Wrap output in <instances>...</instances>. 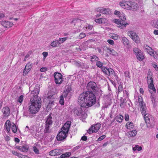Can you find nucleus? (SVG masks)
Returning <instances> with one entry per match:
<instances>
[{"label":"nucleus","instance_id":"14","mask_svg":"<svg viewBox=\"0 0 158 158\" xmlns=\"http://www.w3.org/2000/svg\"><path fill=\"white\" fill-rule=\"evenodd\" d=\"M97 86L96 83L92 81L89 82L87 84V88L88 90L93 92L96 90V89H97Z\"/></svg>","mask_w":158,"mask_h":158},{"label":"nucleus","instance_id":"24","mask_svg":"<svg viewBox=\"0 0 158 158\" xmlns=\"http://www.w3.org/2000/svg\"><path fill=\"white\" fill-rule=\"evenodd\" d=\"M155 95V94H151L150 96L151 101L152 102L154 107H155L156 105Z\"/></svg>","mask_w":158,"mask_h":158},{"label":"nucleus","instance_id":"55","mask_svg":"<svg viewBox=\"0 0 158 158\" xmlns=\"http://www.w3.org/2000/svg\"><path fill=\"white\" fill-rule=\"evenodd\" d=\"M25 131H28L29 132H30V133H31V130H30L29 128V127L28 126H26V128L25 129Z\"/></svg>","mask_w":158,"mask_h":158},{"label":"nucleus","instance_id":"63","mask_svg":"<svg viewBox=\"0 0 158 158\" xmlns=\"http://www.w3.org/2000/svg\"><path fill=\"white\" fill-rule=\"evenodd\" d=\"M153 33L155 35H158V30H155L153 31Z\"/></svg>","mask_w":158,"mask_h":158},{"label":"nucleus","instance_id":"41","mask_svg":"<svg viewBox=\"0 0 158 158\" xmlns=\"http://www.w3.org/2000/svg\"><path fill=\"white\" fill-rule=\"evenodd\" d=\"M70 152H66L65 153L63 154L62 155H61L60 157L61 158H64L66 157H69V156H70Z\"/></svg>","mask_w":158,"mask_h":158},{"label":"nucleus","instance_id":"43","mask_svg":"<svg viewBox=\"0 0 158 158\" xmlns=\"http://www.w3.org/2000/svg\"><path fill=\"white\" fill-rule=\"evenodd\" d=\"M21 151L23 152H26L28 149V147L27 145L23 146L22 147Z\"/></svg>","mask_w":158,"mask_h":158},{"label":"nucleus","instance_id":"20","mask_svg":"<svg viewBox=\"0 0 158 158\" xmlns=\"http://www.w3.org/2000/svg\"><path fill=\"white\" fill-rule=\"evenodd\" d=\"M61 154V151L60 150L55 149L50 151L49 154L52 156L59 155Z\"/></svg>","mask_w":158,"mask_h":158},{"label":"nucleus","instance_id":"4","mask_svg":"<svg viewBox=\"0 0 158 158\" xmlns=\"http://www.w3.org/2000/svg\"><path fill=\"white\" fill-rule=\"evenodd\" d=\"M71 124V122L68 121L64 124L61 128V131L57 135V138L58 140H62L66 137Z\"/></svg>","mask_w":158,"mask_h":158},{"label":"nucleus","instance_id":"49","mask_svg":"<svg viewBox=\"0 0 158 158\" xmlns=\"http://www.w3.org/2000/svg\"><path fill=\"white\" fill-rule=\"evenodd\" d=\"M113 73H110V75L112 74V75H113L114 76V77L117 80V79H118V77L116 73H115L114 71L113 70Z\"/></svg>","mask_w":158,"mask_h":158},{"label":"nucleus","instance_id":"46","mask_svg":"<svg viewBox=\"0 0 158 158\" xmlns=\"http://www.w3.org/2000/svg\"><path fill=\"white\" fill-rule=\"evenodd\" d=\"M97 62L96 63V65L98 67H101L103 65V64L102 63L99 61H97Z\"/></svg>","mask_w":158,"mask_h":158},{"label":"nucleus","instance_id":"36","mask_svg":"<svg viewBox=\"0 0 158 158\" xmlns=\"http://www.w3.org/2000/svg\"><path fill=\"white\" fill-rule=\"evenodd\" d=\"M142 149V147L139 146L138 145H136L133 148V150L134 151H140Z\"/></svg>","mask_w":158,"mask_h":158},{"label":"nucleus","instance_id":"25","mask_svg":"<svg viewBox=\"0 0 158 158\" xmlns=\"http://www.w3.org/2000/svg\"><path fill=\"white\" fill-rule=\"evenodd\" d=\"M137 133V131L136 130H133L132 131H129L127 132V135L128 136L133 137L135 136Z\"/></svg>","mask_w":158,"mask_h":158},{"label":"nucleus","instance_id":"51","mask_svg":"<svg viewBox=\"0 0 158 158\" xmlns=\"http://www.w3.org/2000/svg\"><path fill=\"white\" fill-rule=\"evenodd\" d=\"M106 137V136L104 135H102L100 137H99L98 139L97 140L98 141H100Z\"/></svg>","mask_w":158,"mask_h":158},{"label":"nucleus","instance_id":"45","mask_svg":"<svg viewBox=\"0 0 158 158\" xmlns=\"http://www.w3.org/2000/svg\"><path fill=\"white\" fill-rule=\"evenodd\" d=\"M101 23L107 24L108 23V20L105 18H101Z\"/></svg>","mask_w":158,"mask_h":158},{"label":"nucleus","instance_id":"23","mask_svg":"<svg viewBox=\"0 0 158 158\" xmlns=\"http://www.w3.org/2000/svg\"><path fill=\"white\" fill-rule=\"evenodd\" d=\"M51 115L49 114L46 118V125L51 126L52 125V120Z\"/></svg>","mask_w":158,"mask_h":158},{"label":"nucleus","instance_id":"2","mask_svg":"<svg viewBox=\"0 0 158 158\" xmlns=\"http://www.w3.org/2000/svg\"><path fill=\"white\" fill-rule=\"evenodd\" d=\"M77 101L81 107L88 108L95 104L96 97L91 92H83L79 95Z\"/></svg>","mask_w":158,"mask_h":158},{"label":"nucleus","instance_id":"44","mask_svg":"<svg viewBox=\"0 0 158 158\" xmlns=\"http://www.w3.org/2000/svg\"><path fill=\"white\" fill-rule=\"evenodd\" d=\"M11 152L13 155L19 157H22L21 156V154L18 153L17 152L15 151H12Z\"/></svg>","mask_w":158,"mask_h":158},{"label":"nucleus","instance_id":"30","mask_svg":"<svg viewBox=\"0 0 158 158\" xmlns=\"http://www.w3.org/2000/svg\"><path fill=\"white\" fill-rule=\"evenodd\" d=\"M68 38V37H65L64 38H60L59 39L58 41V46L60 44L63 43Z\"/></svg>","mask_w":158,"mask_h":158},{"label":"nucleus","instance_id":"40","mask_svg":"<svg viewBox=\"0 0 158 158\" xmlns=\"http://www.w3.org/2000/svg\"><path fill=\"white\" fill-rule=\"evenodd\" d=\"M51 126L46 125L45 128L44 130L45 133H48L50 132V130L49 129Z\"/></svg>","mask_w":158,"mask_h":158},{"label":"nucleus","instance_id":"21","mask_svg":"<svg viewBox=\"0 0 158 158\" xmlns=\"http://www.w3.org/2000/svg\"><path fill=\"white\" fill-rule=\"evenodd\" d=\"M130 4V6H131V9L130 10L136 11L138 10L139 6L138 4L136 3L131 1Z\"/></svg>","mask_w":158,"mask_h":158},{"label":"nucleus","instance_id":"38","mask_svg":"<svg viewBox=\"0 0 158 158\" xmlns=\"http://www.w3.org/2000/svg\"><path fill=\"white\" fill-rule=\"evenodd\" d=\"M51 45L53 47H56L59 46L58 41H54L52 42L51 44Z\"/></svg>","mask_w":158,"mask_h":158},{"label":"nucleus","instance_id":"47","mask_svg":"<svg viewBox=\"0 0 158 158\" xmlns=\"http://www.w3.org/2000/svg\"><path fill=\"white\" fill-rule=\"evenodd\" d=\"M80 147L79 146H77L73 148L71 150V151L73 152H75L77 150H78L80 148Z\"/></svg>","mask_w":158,"mask_h":158},{"label":"nucleus","instance_id":"50","mask_svg":"<svg viewBox=\"0 0 158 158\" xmlns=\"http://www.w3.org/2000/svg\"><path fill=\"white\" fill-rule=\"evenodd\" d=\"M107 41L110 45H113L114 44V41L111 40H108Z\"/></svg>","mask_w":158,"mask_h":158},{"label":"nucleus","instance_id":"56","mask_svg":"<svg viewBox=\"0 0 158 158\" xmlns=\"http://www.w3.org/2000/svg\"><path fill=\"white\" fill-rule=\"evenodd\" d=\"M152 66L156 70H158V67L157 65L156 64H153Z\"/></svg>","mask_w":158,"mask_h":158},{"label":"nucleus","instance_id":"17","mask_svg":"<svg viewBox=\"0 0 158 158\" xmlns=\"http://www.w3.org/2000/svg\"><path fill=\"white\" fill-rule=\"evenodd\" d=\"M1 24L3 27L6 28H9L13 25V23L7 21H2Z\"/></svg>","mask_w":158,"mask_h":158},{"label":"nucleus","instance_id":"60","mask_svg":"<svg viewBox=\"0 0 158 158\" xmlns=\"http://www.w3.org/2000/svg\"><path fill=\"white\" fill-rule=\"evenodd\" d=\"M139 92L140 94H144V90L143 88H141L139 89Z\"/></svg>","mask_w":158,"mask_h":158},{"label":"nucleus","instance_id":"37","mask_svg":"<svg viewBox=\"0 0 158 158\" xmlns=\"http://www.w3.org/2000/svg\"><path fill=\"white\" fill-rule=\"evenodd\" d=\"M111 38L114 40H117L118 39L119 36L118 35L115 34H111Z\"/></svg>","mask_w":158,"mask_h":158},{"label":"nucleus","instance_id":"57","mask_svg":"<svg viewBox=\"0 0 158 158\" xmlns=\"http://www.w3.org/2000/svg\"><path fill=\"white\" fill-rule=\"evenodd\" d=\"M125 119L126 121H127L129 119V116L128 114H126L125 116Z\"/></svg>","mask_w":158,"mask_h":158},{"label":"nucleus","instance_id":"34","mask_svg":"<svg viewBox=\"0 0 158 158\" xmlns=\"http://www.w3.org/2000/svg\"><path fill=\"white\" fill-rule=\"evenodd\" d=\"M11 130L14 133H16L17 131V127L14 123H13L11 124Z\"/></svg>","mask_w":158,"mask_h":158},{"label":"nucleus","instance_id":"26","mask_svg":"<svg viewBox=\"0 0 158 158\" xmlns=\"http://www.w3.org/2000/svg\"><path fill=\"white\" fill-rule=\"evenodd\" d=\"M122 41L124 45H128L129 44L128 40L124 36H121Z\"/></svg>","mask_w":158,"mask_h":158},{"label":"nucleus","instance_id":"15","mask_svg":"<svg viewBox=\"0 0 158 158\" xmlns=\"http://www.w3.org/2000/svg\"><path fill=\"white\" fill-rule=\"evenodd\" d=\"M33 66V64L31 62H28L26 65L23 73L25 75H27L31 70Z\"/></svg>","mask_w":158,"mask_h":158},{"label":"nucleus","instance_id":"29","mask_svg":"<svg viewBox=\"0 0 158 158\" xmlns=\"http://www.w3.org/2000/svg\"><path fill=\"white\" fill-rule=\"evenodd\" d=\"M106 49L107 52L113 55H116L117 54V52H115L114 50L110 48L106 47Z\"/></svg>","mask_w":158,"mask_h":158},{"label":"nucleus","instance_id":"52","mask_svg":"<svg viewBox=\"0 0 158 158\" xmlns=\"http://www.w3.org/2000/svg\"><path fill=\"white\" fill-rule=\"evenodd\" d=\"M47 68L46 67H42L40 69V71L41 72H44L46 71Z\"/></svg>","mask_w":158,"mask_h":158},{"label":"nucleus","instance_id":"64","mask_svg":"<svg viewBox=\"0 0 158 158\" xmlns=\"http://www.w3.org/2000/svg\"><path fill=\"white\" fill-rule=\"evenodd\" d=\"M155 26L156 28L158 29V20L156 22L155 25Z\"/></svg>","mask_w":158,"mask_h":158},{"label":"nucleus","instance_id":"9","mask_svg":"<svg viewBox=\"0 0 158 158\" xmlns=\"http://www.w3.org/2000/svg\"><path fill=\"white\" fill-rule=\"evenodd\" d=\"M73 112L75 114L80 116V117L82 119H85L87 117V114L83 111L82 108L81 107L75 108Z\"/></svg>","mask_w":158,"mask_h":158},{"label":"nucleus","instance_id":"12","mask_svg":"<svg viewBox=\"0 0 158 158\" xmlns=\"http://www.w3.org/2000/svg\"><path fill=\"white\" fill-rule=\"evenodd\" d=\"M101 127L100 123H97L94 125H92L89 129L88 133L89 134L93 133H96L98 131Z\"/></svg>","mask_w":158,"mask_h":158},{"label":"nucleus","instance_id":"31","mask_svg":"<svg viewBox=\"0 0 158 158\" xmlns=\"http://www.w3.org/2000/svg\"><path fill=\"white\" fill-rule=\"evenodd\" d=\"M143 50L148 53L150 51H152V48L148 45H144L143 47Z\"/></svg>","mask_w":158,"mask_h":158},{"label":"nucleus","instance_id":"54","mask_svg":"<svg viewBox=\"0 0 158 158\" xmlns=\"http://www.w3.org/2000/svg\"><path fill=\"white\" fill-rule=\"evenodd\" d=\"M95 21L96 23H101V22L102 21L101 18H100L99 19H96Z\"/></svg>","mask_w":158,"mask_h":158},{"label":"nucleus","instance_id":"33","mask_svg":"<svg viewBox=\"0 0 158 158\" xmlns=\"http://www.w3.org/2000/svg\"><path fill=\"white\" fill-rule=\"evenodd\" d=\"M148 53L151 56L153 57L154 59H156L157 58L156 55L155 53V51H153L152 49V51H150Z\"/></svg>","mask_w":158,"mask_h":158},{"label":"nucleus","instance_id":"59","mask_svg":"<svg viewBox=\"0 0 158 158\" xmlns=\"http://www.w3.org/2000/svg\"><path fill=\"white\" fill-rule=\"evenodd\" d=\"M30 55L28 54H27L25 56L24 59L23 60L24 61H25L27 60V59L29 57Z\"/></svg>","mask_w":158,"mask_h":158},{"label":"nucleus","instance_id":"18","mask_svg":"<svg viewBox=\"0 0 158 158\" xmlns=\"http://www.w3.org/2000/svg\"><path fill=\"white\" fill-rule=\"evenodd\" d=\"M2 112L4 117H7L9 115L10 113V109L9 107L6 106L3 108Z\"/></svg>","mask_w":158,"mask_h":158},{"label":"nucleus","instance_id":"5","mask_svg":"<svg viewBox=\"0 0 158 158\" xmlns=\"http://www.w3.org/2000/svg\"><path fill=\"white\" fill-rule=\"evenodd\" d=\"M138 100L139 103V106L140 111L143 115H144V118L145 122L149 123L150 122V118L151 116L148 114H146V107L143 102L142 98L139 96L138 97Z\"/></svg>","mask_w":158,"mask_h":158},{"label":"nucleus","instance_id":"1","mask_svg":"<svg viewBox=\"0 0 158 158\" xmlns=\"http://www.w3.org/2000/svg\"><path fill=\"white\" fill-rule=\"evenodd\" d=\"M40 85H36L33 90L34 86H31L29 89L31 91L30 97H31L28 103L29 111L24 112L23 115L32 118V114H35L39 110L41 106V101L40 98L38 96L40 92Z\"/></svg>","mask_w":158,"mask_h":158},{"label":"nucleus","instance_id":"13","mask_svg":"<svg viewBox=\"0 0 158 158\" xmlns=\"http://www.w3.org/2000/svg\"><path fill=\"white\" fill-rule=\"evenodd\" d=\"M96 11L98 12L101 13L105 15H110L111 14V11L109 8H104L102 7H98L96 9Z\"/></svg>","mask_w":158,"mask_h":158},{"label":"nucleus","instance_id":"27","mask_svg":"<svg viewBox=\"0 0 158 158\" xmlns=\"http://www.w3.org/2000/svg\"><path fill=\"white\" fill-rule=\"evenodd\" d=\"M134 125L132 123L128 122L126 124V127L127 129L131 130L133 128Z\"/></svg>","mask_w":158,"mask_h":158},{"label":"nucleus","instance_id":"10","mask_svg":"<svg viewBox=\"0 0 158 158\" xmlns=\"http://www.w3.org/2000/svg\"><path fill=\"white\" fill-rule=\"evenodd\" d=\"M131 1L130 0H123L119 2V5L123 8L127 10L131 9L130 6Z\"/></svg>","mask_w":158,"mask_h":158},{"label":"nucleus","instance_id":"48","mask_svg":"<svg viewBox=\"0 0 158 158\" xmlns=\"http://www.w3.org/2000/svg\"><path fill=\"white\" fill-rule=\"evenodd\" d=\"M86 35L84 33H81L79 36V38L80 39H82L85 37Z\"/></svg>","mask_w":158,"mask_h":158},{"label":"nucleus","instance_id":"32","mask_svg":"<svg viewBox=\"0 0 158 158\" xmlns=\"http://www.w3.org/2000/svg\"><path fill=\"white\" fill-rule=\"evenodd\" d=\"M123 118V116L121 115L116 116L115 119L117 122L121 123L122 122Z\"/></svg>","mask_w":158,"mask_h":158},{"label":"nucleus","instance_id":"19","mask_svg":"<svg viewBox=\"0 0 158 158\" xmlns=\"http://www.w3.org/2000/svg\"><path fill=\"white\" fill-rule=\"evenodd\" d=\"M72 89L71 87L70 86H67L65 87V90H64L63 95L64 96V98H66L68 95L71 93Z\"/></svg>","mask_w":158,"mask_h":158},{"label":"nucleus","instance_id":"8","mask_svg":"<svg viewBox=\"0 0 158 158\" xmlns=\"http://www.w3.org/2000/svg\"><path fill=\"white\" fill-rule=\"evenodd\" d=\"M127 35L136 43H139L140 41L139 37L134 31H129L127 33Z\"/></svg>","mask_w":158,"mask_h":158},{"label":"nucleus","instance_id":"61","mask_svg":"<svg viewBox=\"0 0 158 158\" xmlns=\"http://www.w3.org/2000/svg\"><path fill=\"white\" fill-rule=\"evenodd\" d=\"M87 137L85 136H83L81 137V139L84 141H85L87 140Z\"/></svg>","mask_w":158,"mask_h":158},{"label":"nucleus","instance_id":"16","mask_svg":"<svg viewBox=\"0 0 158 158\" xmlns=\"http://www.w3.org/2000/svg\"><path fill=\"white\" fill-rule=\"evenodd\" d=\"M11 128V123L9 120H7L4 126V129L6 130L7 133L9 134L10 132Z\"/></svg>","mask_w":158,"mask_h":158},{"label":"nucleus","instance_id":"6","mask_svg":"<svg viewBox=\"0 0 158 158\" xmlns=\"http://www.w3.org/2000/svg\"><path fill=\"white\" fill-rule=\"evenodd\" d=\"M148 89L151 94H156V90L155 88L152 78V73L149 71L147 77Z\"/></svg>","mask_w":158,"mask_h":158},{"label":"nucleus","instance_id":"22","mask_svg":"<svg viewBox=\"0 0 158 158\" xmlns=\"http://www.w3.org/2000/svg\"><path fill=\"white\" fill-rule=\"evenodd\" d=\"M102 70L104 73L108 75H110V73H113V69L111 68L107 69L106 67H102Z\"/></svg>","mask_w":158,"mask_h":158},{"label":"nucleus","instance_id":"35","mask_svg":"<svg viewBox=\"0 0 158 158\" xmlns=\"http://www.w3.org/2000/svg\"><path fill=\"white\" fill-rule=\"evenodd\" d=\"M24 99V96L23 95H21L18 97L17 98V101L18 102L21 104L23 102Z\"/></svg>","mask_w":158,"mask_h":158},{"label":"nucleus","instance_id":"3","mask_svg":"<svg viewBox=\"0 0 158 158\" xmlns=\"http://www.w3.org/2000/svg\"><path fill=\"white\" fill-rule=\"evenodd\" d=\"M114 14L117 15L120 19H113L112 20V22L115 23L118 28L120 29H123L129 25L128 23L125 22L126 18L125 14L123 12L116 10L114 11Z\"/></svg>","mask_w":158,"mask_h":158},{"label":"nucleus","instance_id":"7","mask_svg":"<svg viewBox=\"0 0 158 158\" xmlns=\"http://www.w3.org/2000/svg\"><path fill=\"white\" fill-rule=\"evenodd\" d=\"M133 51L138 60L142 61L144 59V54L138 48H133Z\"/></svg>","mask_w":158,"mask_h":158},{"label":"nucleus","instance_id":"58","mask_svg":"<svg viewBox=\"0 0 158 158\" xmlns=\"http://www.w3.org/2000/svg\"><path fill=\"white\" fill-rule=\"evenodd\" d=\"M34 152L36 154H38L39 152V150L38 149L36 148H34Z\"/></svg>","mask_w":158,"mask_h":158},{"label":"nucleus","instance_id":"39","mask_svg":"<svg viewBox=\"0 0 158 158\" xmlns=\"http://www.w3.org/2000/svg\"><path fill=\"white\" fill-rule=\"evenodd\" d=\"M64 96L62 94L60 97V99L59 101V102L60 104L61 105H63L64 104Z\"/></svg>","mask_w":158,"mask_h":158},{"label":"nucleus","instance_id":"42","mask_svg":"<svg viewBox=\"0 0 158 158\" xmlns=\"http://www.w3.org/2000/svg\"><path fill=\"white\" fill-rule=\"evenodd\" d=\"M98 60V57L95 55L93 56L91 58V61L92 62H94L95 61H97Z\"/></svg>","mask_w":158,"mask_h":158},{"label":"nucleus","instance_id":"11","mask_svg":"<svg viewBox=\"0 0 158 158\" xmlns=\"http://www.w3.org/2000/svg\"><path fill=\"white\" fill-rule=\"evenodd\" d=\"M55 78V81L57 84H60L62 83L63 81L62 76L61 73L55 72L54 74Z\"/></svg>","mask_w":158,"mask_h":158},{"label":"nucleus","instance_id":"28","mask_svg":"<svg viewBox=\"0 0 158 158\" xmlns=\"http://www.w3.org/2000/svg\"><path fill=\"white\" fill-rule=\"evenodd\" d=\"M96 89V90H95L94 91L95 94L99 97L101 96L102 94V90L100 89L98 87L97 88V89Z\"/></svg>","mask_w":158,"mask_h":158},{"label":"nucleus","instance_id":"53","mask_svg":"<svg viewBox=\"0 0 158 158\" xmlns=\"http://www.w3.org/2000/svg\"><path fill=\"white\" fill-rule=\"evenodd\" d=\"M48 52H43L42 53V54L44 56V57L45 58L48 56Z\"/></svg>","mask_w":158,"mask_h":158},{"label":"nucleus","instance_id":"62","mask_svg":"<svg viewBox=\"0 0 158 158\" xmlns=\"http://www.w3.org/2000/svg\"><path fill=\"white\" fill-rule=\"evenodd\" d=\"M10 137L8 136H6L5 137V139L7 141H9L10 139Z\"/></svg>","mask_w":158,"mask_h":158}]
</instances>
